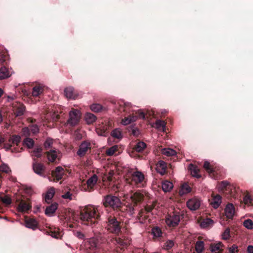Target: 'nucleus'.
I'll use <instances>...</instances> for the list:
<instances>
[{
    "mask_svg": "<svg viewBox=\"0 0 253 253\" xmlns=\"http://www.w3.org/2000/svg\"><path fill=\"white\" fill-rule=\"evenodd\" d=\"M100 212L99 206H88L81 212L80 218L84 224L92 226L99 218Z\"/></svg>",
    "mask_w": 253,
    "mask_h": 253,
    "instance_id": "f257e3e1",
    "label": "nucleus"
},
{
    "mask_svg": "<svg viewBox=\"0 0 253 253\" xmlns=\"http://www.w3.org/2000/svg\"><path fill=\"white\" fill-rule=\"evenodd\" d=\"M21 140V137L19 135H12L9 139V142L4 144V148L6 150H10L12 153H17L20 152L23 149L21 148L17 149L15 146H18Z\"/></svg>",
    "mask_w": 253,
    "mask_h": 253,
    "instance_id": "f03ea898",
    "label": "nucleus"
},
{
    "mask_svg": "<svg viewBox=\"0 0 253 253\" xmlns=\"http://www.w3.org/2000/svg\"><path fill=\"white\" fill-rule=\"evenodd\" d=\"M130 104L128 103H124V106L120 108V110H123V111L126 112L128 114L127 117H125L122 120L121 124L124 126H126L131 123L135 122L137 119V117L133 114H130Z\"/></svg>",
    "mask_w": 253,
    "mask_h": 253,
    "instance_id": "7ed1b4c3",
    "label": "nucleus"
},
{
    "mask_svg": "<svg viewBox=\"0 0 253 253\" xmlns=\"http://www.w3.org/2000/svg\"><path fill=\"white\" fill-rule=\"evenodd\" d=\"M103 203L105 207H110L113 209L119 208L122 205L121 200L118 197L110 195L104 197Z\"/></svg>",
    "mask_w": 253,
    "mask_h": 253,
    "instance_id": "20e7f679",
    "label": "nucleus"
},
{
    "mask_svg": "<svg viewBox=\"0 0 253 253\" xmlns=\"http://www.w3.org/2000/svg\"><path fill=\"white\" fill-rule=\"evenodd\" d=\"M112 242L116 246L117 248L121 251H125L130 245L131 239L126 236L115 237L112 240Z\"/></svg>",
    "mask_w": 253,
    "mask_h": 253,
    "instance_id": "39448f33",
    "label": "nucleus"
},
{
    "mask_svg": "<svg viewBox=\"0 0 253 253\" xmlns=\"http://www.w3.org/2000/svg\"><path fill=\"white\" fill-rule=\"evenodd\" d=\"M106 228L109 232L115 234H118L121 229L120 223L116 218L110 217L108 219Z\"/></svg>",
    "mask_w": 253,
    "mask_h": 253,
    "instance_id": "423d86ee",
    "label": "nucleus"
},
{
    "mask_svg": "<svg viewBox=\"0 0 253 253\" xmlns=\"http://www.w3.org/2000/svg\"><path fill=\"white\" fill-rule=\"evenodd\" d=\"M135 169H137V168H135ZM128 172L131 173L130 178L133 183L136 185L142 184L145 179V176L141 171L137 170L132 171L131 169L128 170Z\"/></svg>",
    "mask_w": 253,
    "mask_h": 253,
    "instance_id": "0eeeda50",
    "label": "nucleus"
},
{
    "mask_svg": "<svg viewBox=\"0 0 253 253\" xmlns=\"http://www.w3.org/2000/svg\"><path fill=\"white\" fill-rule=\"evenodd\" d=\"M181 215L179 212L174 211L167 216L166 223L169 227H174L178 224Z\"/></svg>",
    "mask_w": 253,
    "mask_h": 253,
    "instance_id": "6e6552de",
    "label": "nucleus"
},
{
    "mask_svg": "<svg viewBox=\"0 0 253 253\" xmlns=\"http://www.w3.org/2000/svg\"><path fill=\"white\" fill-rule=\"evenodd\" d=\"M81 118V112L77 109H73L69 112V118L67 123L72 126H76L79 124Z\"/></svg>",
    "mask_w": 253,
    "mask_h": 253,
    "instance_id": "1a4fd4ad",
    "label": "nucleus"
},
{
    "mask_svg": "<svg viewBox=\"0 0 253 253\" xmlns=\"http://www.w3.org/2000/svg\"><path fill=\"white\" fill-rule=\"evenodd\" d=\"M12 111L16 117L22 116L25 111L24 105L20 102H14L12 105Z\"/></svg>",
    "mask_w": 253,
    "mask_h": 253,
    "instance_id": "9d476101",
    "label": "nucleus"
},
{
    "mask_svg": "<svg viewBox=\"0 0 253 253\" xmlns=\"http://www.w3.org/2000/svg\"><path fill=\"white\" fill-rule=\"evenodd\" d=\"M90 149V143L88 141H84L79 146V149L77 152V154L81 157H83L85 155L87 151Z\"/></svg>",
    "mask_w": 253,
    "mask_h": 253,
    "instance_id": "9b49d317",
    "label": "nucleus"
},
{
    "mask_svg": "<svg viewBox=\"0 0 253 253\" xmlns=\"http://www.w3.org/2000/svg\"><path fill=\"white\" fill-rule=\"evenodd\" d=\"M32 206L29 201L21 200L18 204L17 210L19 212H25L30 210Z\"/></svg>",
    "mask_w": 253,
    "mask_h": 253,
    "instance_id": "f8f14e48",
    "label": "nucleus"
},
{
    "mask_svg": "<svg viewBox=\"0 0 253 253\" xmlns=\"http://www.w3.org/2000/svg\"><path fill=\"white\" fill-rule=\"evenodd\" d=\"M201 202L197 198H192L187 202V206L191 211H195L200 206Z\"/></svg>",
    "mask_w": 253,
    "mask_h": 253,
    "instance_id": "ddd939ff",
    "label": "nucleus"
},
{
    "mask_svg": "<svg viewBox=\"0 0 253 253\" xmlns=\"http://www.w3.org/2000/svg\"><path fill=\"white\" fill-rule=\"evenodd\" d=\"M222 203V197L218 194L211 195V199L210 201V205L215 209H217Z\"/></svg>",
    "mask_w": 253,
    "mask_h": 253,
    "instance_id": "4468645a",
    "label": "nucleus"
},
{
    "mask_svg": "<svg viewBox=\"0 0 253 253\" xmlns=\"http://www.w3.org/2000/svg\"><path fill=\"white\" fill-rule=\"evenodd\" d=\"M13 74L11 69H9L3 66L0 68V80H2L10 77Z\"/></svg>",
    "mask_w": 253,
    "mask_h": 253,
    "instance_id": "2eb2a0df",
    "label": "nucleus"
},
{
    "mask_svg": "<svg viewBox=\"0 0 253 253\" xmlns=\"http://www.w3.org/2000/svg\"><path fill=\"white\" fill-rule=\"evenodd\" d=\"M167 169V163L162 160L158 161L156 164V170L161 175H164L166 173Z\"/></svg>",
    "mask_w": 253,
    "mask_h": 253,
    "instance_id": "dca6fc26",
    "label": "nucleus"
},
{
    "mask_svg": "<svg viewBox=\"0 0 253 253\" xmlns=\"http://www.w3.org/2000/svg\"><path fill=\"white\" fill-rule=\"evenodd\" d=\"M65 174L64 169L60 166L57 167L55 170L52 171V175L54 178L57 180H61Z\"/></svg>",
    "mask_w": 253,
    "mask_h": 253,
    "instance_id": "f3484780",
    "label": "nucleus"
},
{
    "mask_svg": "<svg viewBox=\"0 0 253 253\" xmlns=\"http://www.w3.org/2000/svg\"><path fill=\"white\" fill-rule=\"evenodd\" d=\"M33 169L37 174L41 176H44L43 171L45 167L42 164L34 162L33 164Z\"/></svg>",
    "mask_w": 253,
    "mask_h": 253,
    "instance_id": "a211bd4d",
    "label": "nucleus"
},
{
    "mask_svg": "<svg viewBox=\"0 0 253 253\" xmlns=\"http://www.w3.org/2000/svg\"><path fill=\"white\" fill-rule=\"evenodd\" d=\"M226 216L229 219H232L235 214V208L232 204H228L225 208Z\"/></svg>",
    "mask_w": 253,
    "mask_h": 253,
    "instance_id": "6ab92c4d",
    "label": "nucleus"
},
{
    "mask_svg": "<svg viewBox=\"0 0 253 253\" xmlns=\"http://www.w3.org/2000/svg\"><path fill=\"white\" fill-rule=\"evenodd\" d=\"M98 246V240L96 238H90L86 244V248L89 249L91 251L95 250Z\"/></svg>",
    "mask_w": 253,
    "mask_h": 253,
    "instance_id": "aec40b11",
    "label": "nucleus"
},
{
    "mask_svg": "<svg viewBox=\"0 0 253 253\" xmlns=\"http://www.w3.org/2000/svg\"><path fill=\"white\" fill-rule=\"evenodd\" d=\"M143 195L139 192H136L130 196V198L131 202L135 205H136L137 203L142 201L143 200Z\"/></svg>",
    "mask_w": 253,
    "mask_h": 253,
    "instance_id": "412c9836",
    "label": "nucleus"
},
{
    "mask_svg": "<svg viewBox=\"0 0 253 253\" xmlns=\"http://www.w3.org/2000/svg\"><path fill=\"white\" fill-rule=\"evenodd\" d=\"M57 208L58 204L57 203H54L52 204L49 206L46 207L45 211V214L48 216H53Z\"/></svg>",
    "mask_w": 253,
    "mask_h": 253,
    "instance_id": "4be33fe9",
    "label": "nucleus"
},
{
    "mask_svg": "<svg viewBox=\"0 0 253 253\" xmlns=\"http://www.w3.org/2000/svg\"><path fill=\"white\" fill-rule=\"evenodd\" d=\"M223 245L221 242L211 244L210 250L212 253H219L222 250Z\"/></svg>",
    "mask_w": 253,
    "mask_h": 253,
    "instance_id": "5701e85b",
    "label": "nucleus"
},
{
    "mask_svg": "<svg viewBox=\"0 0 253 253\" xmlns=\"http://www.w3.org/2000/svg\"><path fill=\"white\" fill-rule=\"evenodd\" d=\"M151 234L153 236L154 240H158L162 236L163 233L160 228L156 226L152 228Z\"/></svg>",
    "mask_w": 253,
    "mask_h": 253,
    "instance_id": "b1692460",
    "label": "nucleus"
},
{
    "mask_svg": "<svg viewBox=\"0 0 253 253\" xmlns=\"http://www.w3.org/2000/svg\"><path fill=\"white\" fill-rule=\"evenodd\" d=\"M153 126H155L158 130L162 132H165L166 130V123L161 120H157Z\"/></svg>",
    "mask_w": 253,
    "mask_h": 253,
    "instance_id": "393cba45",
    "label": "nucleus"
},
{
    "mask_svg": "<svg viewBox=\"0 0 253 253\" xmlns=\"http://www.w3.org/2000/svg\"><path fill=\"white\" fill-rule=\"evenodd\" d=\"M25 224L26 227L33 230H35L38 227V222L33 218L26 219Z\"/></svg>",
    "mask_w": 253,
    "mask_h": 253,
    "instance_id": "a878e982",
    "label": "nucleus"
},
{
    "mask_svg": "<svg viewBox=\"0 0 253 253\" xmlns=\"http://www.w3.org/2000/svg\"><path fill=\"white\" fill-rule=\"evenodd\" d=\"M65 95L67 98L70 99H76L77 95L74 92V88L72 87H68L64 90Z\"/></svg>",
    "mask_w": 253,
    "mask_h": 253,
    "instance_id": "bb28decb",
    "label": "nucleus"
},
{
    "mask_svg": "<svg viewBox=\"0 0 253 253\" xmlns=\"http://www.w3.org/2000/svg\"><path fill=\"white\" fill-rule=\"evenodd\" d=\"M84 119L87 124H93L96 120V117L92 113H86L84 116Z\"/></svg>",
    "mask_w": 253,
    "mask_h": 253,
    "instance_id": "cd10ccee",
    "label": "nucleus"
},
{
    "mask_svg": "<svg viewBox=\"0 0 253 253\" xmlns=\"http://www.w3.org/2000/svg\"><path fill=\"white\" fill-rule=\"evenodd\" d=\"M173 187L172 183L168 180H165L162 182V189L165 192H169L172 189Z\"/></svg>",
    "mask_w": 253,
    "mask_h": 253,
    "instance_id": "c85d7f7f",
    "label": "nucleus"
},
{
    "mask_svg": "<svg viewBox=\"0 0 253 253\" xmlns=\"http://www.w3.org/2000/svg\"><path fill=\"white\" fill-rule=\"evenodd\" d=\"M98 177L96 174H93L86 181V184L88 187L93 188L97 183Z\"/></svg>",
    "mask_w": 253,
    "mask_h": 253,
    "instance_id": "c756f323",
    "label": "nucleus"
},
{
    "mask_svg": "<svg viewBox=\"0 0 253 253\" xmlns=\"http://www.w3.org/2000/svg\"><path fill=\"white\" fill-rule=\"evenodd\" d=\"M55 189L53 187L50 188L47 191L45 196V201L49 203L55 194Z\"/></svg>",
    "mask_w": 253,
    "mask_h": 253,
    "instance_id": "7c9ffc66",
    "label": "nucleus"
},
{
    "mask_svg": "<svg viewBox=\"0 0 253 253\" xmlns=\"http://www.w3.org/2000/svg\"><path fill=\"white\" fill-rule=\"evenodd\" d=\"M205 244L202 241H198L195 245V250L197 253H202L204 250Z\"/></svg>",
    "mask_w": 253,
    "mask_h": 253,
    "instance_id": "2f4dec72",
    "label": "nucleus"
},
{
    "mask_svg": "<svg viewBox=\"0 0 253 253\" xmlns=\"http://www.w3.org/2000/svg\"><path fill=\"white\" fill-rule=\"evenodd\" d=\"M189 169L190 170L191 175L195 177L199 178L201 175L199 174V169L193 164H190Z\"/></svg>",
    "mask_w": 253,
    "mask_h": 253,
    "instance_id": "473e14b6",
    "label": "nucleus"
},
{
    "mask_svg": "<svg viewBox=\"0 0 253 253\" xmlns=\"http://www.w3.org/2000/svg\"><path fill=\"white\" fill-rule=\"evenodd\" d=\"M47 158L50 162H53L58 157L57 151L55 150H51L47 153Z\"/></svg>",
    "mask_w": 253,
    "mask_h": 253,
    "instance_id": "72a5a7b5",
    "label": "nucleus"
},
{
    "mask_svg": "<svg viewBox=\"0 0 253 253\" xmlns=\"http://www.w3.org/2000/svg\"><path fill=\"white\" fill-rule=\"evenodd\" d=\"M43 91V87L41 85H37L34 86L33 88V90L32 92V95L33 96L37 97L41 93H42Z\"/></svg>",
    "mask_w": 253,
    "mask_h": 253,
    "instance_id": "f704fd0d",
    "label": "nucleus"
},
{
    "mask_svg": "<svg viewBox=\"0 0 253 253\" xmlns=\"http://www.w3.org/2000/svg\"><path fill=\"white\" fill-rule=\"evenodd\" d=\"M213 221L210 218L204 219L201 223L200 226L203 228H207L213 225Z\"/></svg>",
    "mask_w": 253,
    "mask_h": 253,
    "instance_id": "c9c22d12",
    "label": "nucleus"
},
{
    "mask_svg": "<svg viewBox=\"0 0 253 253\" xmlns=\"http://www.w3.org/2000/svg\"><path fill=\"white\" fill-rule=\"evenodd\" d=\"M162 153L167 156H174L176 154L175 150L171 148H163L161 150Z\"/></svg>",
    "mask_w": 253,
    "mask_h": 253,
    "instance_id": "e433bc0d",
    "label": "nucleus"
},
{
    "mask_svg": "<svg viewBox=\"0 0 253 253\" xmlns=\"http://www.w3.org/2000/svg\"><path fill=\"white\" fill-rule=\"evenodd\" d=\"M191 191V188L189 186L186 184H183L179 190V194L183 195L189 193Z\"/></svg>",
    "mask_w": 253,
    "mask_h": 253,
    "instance_id": "4c0bfd02",
    "label": "nucleus"
},
{
    "mask_svg": "<svg viewBox=\"0 0 253 253\" xmlns=\"http://www.w3.org/2000/svg\"><path fill=\"white\" fill-rule=\"evenodd\" d=\"M107 130V127L103 126L102 128V126L100 125H98L96 127V133L100 136H105L106 134V131Z\"/></svg>",
    "mask_w": 253,
    "mask_h": 253,
    "instance_id": "58836bf2",
    "label": "nucleus"
},
{
    "mask_svg": "<svg viewBox=\"0 0 253 253\" xmlns=\"http://www.w3.org/2000/svg\"><path fill=\"white\" fill-rule=\"evenodd\" d=\"M146 147V144L145 143L142 141H139L137 143L134 149L136 151L141 152L143 151Z\"/></svg>",
    "mask_w": 253,
    "mask_h": 253,
    "instance_id": "ea45409f",
    "label": "nucleus"
},
{
    "mask_svg": "<svg viewBox=\"0 0 253 253\" xmlns=\"http://www.w3.org/2000/svg\"><path fill=\"white\" fill-rule=\"evenodd\" d=\"M111 136L113 137L117 138V139H121L122 138V134L121 130L120 128H116L112 130L111 132Z\"/></svg>",
    "mask_w": 253,
    "mask_h": 253,
    "instance_id": "a19ab883",
    "label": "nucleus"
},
{
    "mask_svg": "<svg viewBox=\"0 0 253 253\" xmlns=\"http://www.w3.org/2000/svg\"><path fill=\"white\" fill-rule=\"evenodd\" d=\"M118 146L117 145H114L106 150V154L107 156H111L117 151Z\"/></svg>",
    "mask_w": 253,
    "mask_h": 253,
    "instance_id": "79ce46f5",
    "label": "nucleus"
},
{
    "mask_svg": "<svg viewBox=\"0 0 253 253\" xmlns=\"http://www.w3.org/2000/svg\"><path fill=\"white\" fill-rule=\"evenodd\" d=\"M90 108L93 112H99L103 110V107L99 104H93L90 105Z\"/></svg>",
    "mask_w": 253,
    "mask_h": 253,
    "instance_id": "37998d69",
    "label": "nucleus"
},
{
    "mask_svg": "<svg viewBox=\"0 0 253 253\" xmlns=\"http://www.w3.org/2000/svg\"><path fill=\"white\" fill-rule=\"evenodd\" d=\"M42 149L41 147H36L33 151L32 156L36 158H40L42 156Z\"/></svg>",
    "mask_w": 253,
    "mask_h": 253,
    "instance_id": "c03bdc74",
    "label": "nucleus"
},
{
    "mask_svg": "<svg viewBox=\"0 0 253 253\" xmlns=\"http://www.w3.org/2000/svg\"><path fill=\"white\" fill-rule=\"evenodd\" d=\"M23 143L28 148H32L34 144L33 140L30 138H27L25 139Z\"/></svg>",
    "mask_w": 253,
    "mask_h": 253,
    "instance_id": "a18cd8bd",
    "label": "nucleus"
},
{
    "mask_svg": "<svg viewBox=\"0 0 253 253\" xmlns=\"http://www.w3.org/2000/svg\"><path fill=\"white\" fill-rule=\"evenodd\" d=\"M174 244V243L173 241L169 240L165 242L164 245V249L166 250H169L173 247Z\"/></svg>",
    "mask_w": 253,
    "mask_h": 253,
    "instance_id": "49530a36",
    "label": "nucleus"
},
{
    "mask_svg": "<svg viewBox=\"0 0 253 253\" xmlns=\"http://www.w3.org/2000/svg\"><path fill=\"white\" fill-rule=\"evenodd\" d=\"M244 226L248 229L253 228V222L251 219L245 220L243 222Z\"/></svg>",
    "mask_w": 253,
    "mask_h": 253,
    "instance_id": "de8ad7c7",
    "label": "nucleus"
},
{
    "mask_svg": "<svg viewBox=\"0 0 253 253\" xmlns=\"http://www.w3.org/2000/svg\"><path fill=\"white\" fill-rule=\"evenodd\" d=\"M230 237V230L229 228H226L222 234V238L223 240H228Z\"/></svg>",
    "mask_w": 253,
    "mask_h": 253,
    "instance_id": "09e8293b",
    "label": "nucleus"
},
{
    "mask_svg": "<svg viewBox=\"0 0 253 253\" xmlns=\"http://www.w3.org/2000/svg\"><path fill=\"white\" fill-rule=\"evenodd\" d=\"M1 202L5 205H9L11 204V200L10 198L8 196H4L0 198Z\"/></svg>",
    "mask_w": 253,
    "mask_h": 253,
    "instance_id": "8fccbe9b",
    "label": "nucleus"
},
{
    "mask_svg": "<svg viewBox=\"0 0 253 253\" xmlns=\"http://www.w3.org/2000/svg\"><path fill=\"white\" fill-rule=\"evenodd\" d=\"M51 236L56 239L60 238L61 237V233L59 232V229H55L54 231H51Z\"/></svg>",
    "mask_w": 253,
    "mask_h": 253,
    "instance_id": "3c124183",
    "label": "nucleus"
},
{
    "mask_svg": "<svg viewBox=\"0 0 253 253\" xmlns=\"http://www.w3.org/2000/svg\"><path fill=\"white\" fill-rule=\"evenodd\" d=\"M252 199L249 194H247L244 196L243 198V202L245 205L250 206L252 203Z\"/></svg>",
    "mask_w": 253,
    "mask_h": 253,
    "instance_id": "603ef678",
    "label": "nucleus"
},
{
    "mask_svg": "<svg viewBox=\"0 0 253 253\" xmlns=\"http://www.w3.org/2000/svg\"><path fill=\"white\" fill-rule=\"evenodd\" d=\"M204 168L210 173L213 172V169L211 167L210 164L208 161H205L204 164Z\"/></svg>",
    "mask_w": 253,
    "mask_h": 253,
    "instance_id": "864d4df0",
    "label": "nucleus"
},
{
    "mask_svg": "<svg viewBox=\"0 0 253 253\" xmlns=\"http://www.w3.org/2000/svg\"><path fill=\"white\" fill-rule=\"evenodd\" d=\"M0 171L5 173H9L10 171V169L7 165L3 164L0 166Z\"/></svg>",
    "mask_w": 253,
    "mask_h": 253,
    "instance_id": "5fc2aeb1",
    "label": "nucleus"
},
{
    "mask_svg": "<svg viewBox=\"0 0 253 253\" xmlns=\"http://www.w3.org/2000/svg\"><path fill=\"white\" fill-rule=\"evenodd\" d=\"M114 174L113 171H110L107 174H105L103 178V180L105 181L107 180L108 181L110 182L112 181V177Z\"/></svg>",
    "mask_w": 253,
    "mask_h": 253,
    "instance_id": "6e6d98bb",
    "label": "nucleus"
},
{
    "mask_svg": "<svg viewBox=\"0 0 253 253\" xmlns=\"http://www.w3.org/2000/svg\"><path fill=\"white\" fill-rule=\"evenodd\" d=\"M30 132L33 134L38 133L39 131V128L37 125H32L30 126Z\"/></svg>",
    "mask_w": 253,
    "mask_h": 253,
    "instance_id": "4d7b16f0",
    "label": "nucleus"
},
{
    "mask_svg": "<svg viewBox=\"0 0 253 253\" xmlns=\"http://www.w3.org/2000/svg\"><path fill=\"white\" fill-rule=\"evenodd\" d=\"M52 144L53 140L51 138H47L44 143V146L46 149H47L51 147Z\"/></svg>",
    "mask_w": 253,
    "mask_h": 253,
    "instance_id": "13d9d810",
    "label": "nucleus"
},
{
    "mask_svg": "<svg viewBox=\"0 0 253 253\" xmlns=\"http://www.w3.org/2000/svg\"><path fill=\"white\" fill-rule=\"evenodd\" d=\"M230 253H236L238 252V247L236 245H233L228 249Z\"/></svg>",
    "mask_w": 253,
    "mask_h": 253,
    "instance_id": "bf43d9fd",
    "label": "nucleus"
},
{
    "mask_svg": "<svg viewBox=\"0 0 253 253\" xmlns=\"http://www.w3.org/2000/svg\"><path fill=\"white\" fill-rule=\"evenodd\" d=\"M22 133L24 136H29L30 134V128L27 127L23 128L22 129Z\"/></svg>",
    "mask_w": 253,
    "mask_h": 253,
    "instance_id": "052dcab7",
    "label": "nucleus"
},
{
    "mask_svg": "<svg viewBox=\"0 0 253 253\" xmlns=\"http://www.w3.org/2000/svg\"><path fill=\"white\" fill-rule=\"evenodd\" d=\"M63 199L72 200V194L70 192H67L62 196Z\"/></svg>",
    "mask_w": 253,
    "mask_h": 253,
    "instance_id": "680f3d73",
    "label": "nucleus"
},
{
    "mask_svg": "<svg viewBox=\"0 0 253 253\" xmlns=\"http://www.w3.org/2000/svg\"><path fill=\"white\" fill-rule=\"evenodd\" d=\"M6 59V55L2 54H0V64H3L5 62Z\"/></svg>",
    "mask_w": 253,
    "mask_h": 253,
    "instance_id": "e2e57ef3",
    "label": "nucleus"
},
{
    "mask_svg": "<svg viewBox=\"0 0 253 253\" xmlns=\"http://www.w3.org/2000/svg\"><path fill=\"white\" fill-rule=\"evenodd\" d=\"M76 236H77L79 239H83L84 238V235L80 231H77L75 233Z\"/></svg>",
    "mask_w": 253,
    "mask_h": 253,
    "instance_id": "0e129e2a",
    "label": "nucleus"
},
{
    "mask_svg": "<svg viewBox=\"0 0 253 253\" xmlns=\"http://www.w3.org/2000/svg\"><path fill=\"white\" fill-rule=\"evenodd\" d=\"M229 182L227 181H223L220 183V187L222 188H225L228 186Z\"/></svg>",
    "mask_w": 253,
    "mask_h": 253,
    "instance_id": "69168bd1",
    "label": "nucleus"
},
{
    "mask_svg": "<svg viewBox=\"0 0 253 253\" xmlns=\"http://www.w3.org/2000/svg\"><path fill=\"white\" fill-rule=\"evenodd\" d=\"M138 217H139L140 222L142 223H144L145 221L143 220V213L142 212H140L139 213Z\"/></svg>",
    "mask_w": 253,
    "mask_h": 253,
    "instance_id": "338daca9",
    "label": "nucleus"
},
{
    "mask_svg": "<svg viewBox=\"0 0 253 253\" xmlns=\"http://www.w3.org/2000/svg\"><path fill=\"white\" fill-rule=\"evenodd\" d=\"M248 253H253V246L249 245L247 248Z\"/></svg>",
    "mask_w": 253,
    "mask_h": 253,
    "instance_id": "774afa93",
    "label": "nucleus"
}]
</instances>
